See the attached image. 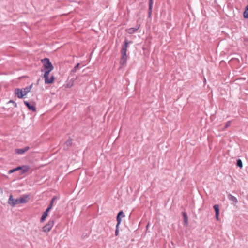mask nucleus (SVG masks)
<instances>
[{
  "instance_id": "f257e3e1",
  "label": "nucleus",
  "mask_w": 248,
  "mask_h": 248,
  "mask_svg": "<svg viewBox=\"0 0 248 248\" xmlns=\"http://www.w3.org/2000/svg\"><path fill=\"white\" fill-rule=\"evenodd\" d=\"M129 43L125 40L124 42V45L123 46L121 50V57L120 60V64L121 65H124L126 63L127 61V48Z\"/></svg>"
},
{
  "instance_id": "f03ea898",
  "label": "nucleus",
  "mask_w": 248,
  "mask_h": 248,
  "mask_svg": "<svg viewBox=\"0 0 248 248\" xmlns=\"http://www.w3.org/2000/svg\"><path fill=\"white\" fill-rule=\"evenodd\" d=\"M42 62L43 63V66L46 70L45 72V76L46 77H47V74H49L54 67L50 60L47 58L42 59Z\"/></svg>"
},
{
  "instance_id": "7ed1b4c3",
  "label": "nucleus",
  "mask_w": 248,
  "mask_h": 248,
  "mask_svg": "<svg viewBox=\"0 0 248 248\" xmlns=\"http://www.w3.org/2000/svg\"><path fill=\"white\" fill-rule=\"evenodd\" d=\"M32 85L27 87L23 89H16L15 90V93L19 98H22L24 96L30 92L32 88Z\"/></svg>"
},
{
  "instance_id": "20e7f679",
  "label": "nucleus",
  "mask_w": 248,
  "mask_h": 248,
  "mask_svg": "<svg viewBox=\"0 0 248 248\" xmlns=\"http://www.w3.org/2000/svg\"><path fill=\"white\" fill-rule=\"evenodd\" d=\"M54 224V220H51L49 221L48 222V223L43 227V228H42L43 231L44 232H49L51 230L52 227L53 226Z\"/></svg>"
},
{
  "instance_id": "39448f33",
  "label": "nucleus",
  "mask_w": 248,
  "mask_h": 248,
  "mask_svg": "<svg viewBox=\"0 0 248 248\" xmlns=\"http://www.w3.org/2000/svg\"><path fill=\"white\" fill-rule=\"evenodd\" d=\"M29 196L25 195L16 199V204L25 203L29 201Z\"/></svg>"
},
{
  "instance_id": "423d86ee",
  "label": "nucleus",
  "mask_w": 248,
  "mask_h": 248,
  "mask_svg": "<svg viewBox=\"0 0 248 248\" xmlns=\"http://www.w3.org/2000/svg\"><path fill=\"white\" fill-rule=\"evenodd\" d=\"M49 74H47V77H45V74H44V77L45 78V82L46 84H51L54 81V77L53 76H51L50 78H49Z\"/></svg>"
},
{
  "instance_id": "0eeeda50",
  "label": "nucleus",
  "mask_w": 248,
  "mask_h": 248,
  "mask_svg": "<svg viewBox=\"0 0 248 248\" xmlns=\"http://www.w3.org/2000/svg\"><path fill=\"white\" fill-rule=\"evenodd\" d=\"M16 199H14L13 198V195L12 194H11L10 195V197H9V200L8 201V204H10L11 206L14 207L16 205H17L16 202Z\"/></svg>"
},
{
  "instance_id": "6e6552de",
  "label": "nucleus",
  "mask_w": 248,
  "mask_h": 248,
  "mask_svg": "<svg viewBox=\"0 0 248 248\" xmlns=\"http://www.w3.org/2000/svg\"><path fill=\"white\" fill-rule=\"evenodd\" d=\"M140 27V25L137 24L134 28H131L129 29H128L126 30V31L129 34H132L134 33L137 30H138Z\"/></svg>"
},
{
  "instance_id": "1a4fd4ad",
  "label": "nucleus",
  "mask_w": 248,
  "mask_h": 248,
  "mask_svg": "<svg viewBox=\"0 0 248 248\" xmlns=\"http://www.w3.org/2000/svg\"><path fill=\"white\" fill-rule=\"evenodd\" d=\"M24 104L26 105V106L30 110H32L33 111H35L36 109H35V107L33 105H31L27 101H24Z\"/></svg>"
},
{
  "instance_id": "9d476101",
  "label": "nucleus",
  "mask_w": 248,
  "mask_h": 248,
  "mask_svg": "<svg viewBox=\"0 0 248 248\" xmlns=\"http://www.w3.org/2000/svg\"><path fill=\"white\" fill-rule=\"evenodd\" d=\"M50 211H49L48 210L46 209L43 214L42 216V217L41 218V220H40V221L41 222H43L45 221V220L46 219V218L47 217V216H48V214L49 213Z\"/></svg>"
},
{
  "instance_id": "9b49d317",
  "label": "nucleus",
  "mask_w": 248,
  "mask_h": 248,
  "mask_svg": "<svg viewBox=\"0 0 248 248\" xmlns=\"http://www.w3.org/2000/svg\"><path fill=\"white\" fill-rule=\"evenodd\" d=\"M29 149V147H26L23 149H16V152L18 154H22L27 152Z\"/></svg>"
},
{
  "instance_id": "f8f14e48",
  "label": "nucleus",
  "mask_w": 248,
  "mask_h": 248,
  "mask_svg": "<svg viewBox=\"0 0 248 248\" xmlns=\"http://www.w3.org/2000/svg\"><path fill=\"white\" fill-rule=\"evenodd\" d=\"M228 198L229 200L232 202L234 204H236L238 202V200L237 198L230 194L228 195Z\"/></svg>"
},
{
  "instance_id": "ddd939ff",
  "label": "nucleus",
  "mask_w": 248,
  "mask_h": 248,
  "mask_svg": "<svg viewBox=\"0 0 248 248\" xmlns=\"http://www.w3.org/2000/svg\"><path fill=\"white\" fill-rule=\"evenodd\" d=\"M213 207L215 211L216 217L217 220H218V216L219 214V206L218 205H215Z\"/></svg>"
},
{
  "instance_id": "4468645a",
  "label": "nucleus",
  "mask_w": 248,
  "mask_h": 248,
  "mask_svg": "<svg viewBox=\"0 0 248 248\" xmlns=\"http://www.w3.org/2000/svg\"><path fill=\"white\" fill-rule=\"evenodd\" d=\"M72 140L71 139H68L65 143L64 144V149H66L68 148L70 146L72 145Z\"/></svg>"
},
{
  "instance_id": "2eb2a0df",
  "label": "nucleus",
  "mask_w": 248,
  "mask_h": 248,
  "mask_svg": "<svg viewBox=\"0 0 248 248\" xmlns=\"http://www.w3.org/2000/svg\"><path fill=\"white\" fill-rule=\"evenodd\" d=\"M183 216L184 217V224L186 226H187L188 224V217L186 215V214L185 212L183 213Z\"/></svg>"
},
{
  "instance_id": "dca6fc26",
  "label": "nucleus",
  "mask_w": 248,
  "mask_h": 248,
  "mask_svg": "<svg viewBox=\"0 0 248 248\" xmlns=\"http://www.w3.org/2000/svg\"><path fill=\"white\" fill-rule=\"evenodd\" d=\"M153 3V0H149V16H150L152 14V5Z\"/></svg>"
},
{
  "instance_id": "f3484780",
  "label": "nucleus",
  "mask_w": 248,
  "mask_h": 248,
  "mask_svg": "<svg viewBox=\"0 0 248 248\" xmlns=\"http://www.w3.org/2000/svg\"><path fill=\"white\" fill-rule=\"evenodd\" d=\"M79 63H78L71 70V73H70V75L72 76L73 75V73L76 72V71H77V70L78 69V67H79Z\"/></svg>"
},
{
  "instance_id": "a211bd4d",
  "label": "nucleus",
  "mask_w": 248,
  "mask_h": 248,
  "mask_svg": "<svg viewBox=\"0 0 248 248\" xmlns=\"http://www.w3.org/2000/svg\"><path fill=\"white\" fill-rule=\"evenodd\" d=\"M30 168L28 166H24L22 167L21 172L22 173H24L29 170Z\"/></svg>"
},
{
  "instance_id": "6ab92c4d",
  "label": "nucleus",
  "mask_w": 248,
  "mask_h": 248,
  "mask_svg": "<svg viewBox=\"0 0 248 248\" xmlns=\"http://www.w3.org/2000/svg\"><path fill=\"white\" fill-rule=\"evenodd\" d=\"M243 16L245 18H248V5L246 7V9L243 13Z\"/></svg>"
},
{
  "instance_id": "aec40b11",
  "label": "nucleus",
  "mask_w": 248,
  "mask_h": 248,
  "mask_svg": "<svg viewBox=\"0 0 248 248\" xmlns=\"http://www.w3.org/2000/svg\"><path fill=\"white\" fill-rule=\"evenodd\" d=\"M237 165L240 168H242L243 166V163L241 159H239L237 160Z\"/></svg>"
},
{
  "instance_id": "412c9836",
  "label": "nucleus",
  "mask_w": 248,
  "mask_h": 248,
  "mask_svg": "<svg viewBox=\"0 0 248 248\" xmlns=\"http://www.w3.org/2000/svg\"><path fill=\"white\" fill-rule=\"evenodd\" d=\"M117 227H119L121 222V217L120 216H117Z\"/></svg>"
},
{
  "instance_id": "4be33fe9",
  "label": "nucleus",
  "mask_w": 248,
  "mask_h": 248,
  "mask_svg": "<svg viewBox=\"0 0 248 248\" xmlns=\"http://www.w3.org/2000/svg\"><path fill=\"white\" fill-rule=\"evenodd\" d=\"M74 85V84L73 82H71L69 80V82L66 84V87L67 88H71Z\"/></svg>"
},
{
  "instance_id": "5701e85b",
  "label": "nucleus",
  "mask_w": 248,
  "mask_h": 248,
  "mask_svg": "<svg viewBox=\"0 0 248 248\" xmlns=\"http://www.w3.org/2000/svg\"><path fill=\"white\" fill-rule=\"evenodd\" d=\"M78 78V76H76L75 77H73V78H72L70 81V82L72 83L73 82V83H74V81Z\"/></svg>"
},
{
  "instance_id": "b1692460",
  "label": "nucleus",
  "mask_w": 248,
  "mask_h": 248,
  "mask_svg": "<svg viewBox=\"0 0 248 248\" xmlns=\"http://www.w3.org/2000/svg\"><path fill=\"white\" fill-rule=\"evenodd\" d=\"M117 216H120V217H123L125 216L123 211L119 212L118 213V214H117Z\"/></svg>"
},
{
  "instance_id": "393cba45",
  "label": "nucleus",
  "mask_w": 248,
  "mask_h": 248,
  "mask_svg": "<svg viewBox=\"0 0 248 248\" xmlns=\"http://www.w3.org/2000/svg\"><path fill=\"white\" fill-rule=\"evenodd\" d=\"M119 233V227H117V225L116 226L115 235L117 236Z\"/></svg>"
},
{
  "instance_id": "a878e982",
  "label": "nucleus",
  "mask_w": 248,
  "mask_h": 248,
  "mask_svg": "<svg viewBox=\"0 0 248 248\" xmlns=\"http://www.w3.org/2000/svg\"><path fill=\"white\" fill-rule=\"evenodd\" d=\"M52 206H53V204H52V203H50L49 205L48 206V207H47V208L46 209L50 211L51 209Z\"/></svg>"
},
{
  "instance_id": "bb28decb",
  "label": "nucleus",
  "mask_w": 248,
  "mask_h": 248,
  "mask_svg": "<svg viewBox=\"0 0 248 248\" xmlns=\"http://www.w3.org/2000/svg\"><path fill=\"white\" fill-rule=\"evenodd\" d=\"M15 171H16V170H15V169H12V170H8V173L9 174H11V173H13V172H14Z\"/></svg>"
},
{
  "instance_id": "cd10ccee",
  "label": "nucleus",
  "mask_w": 248,
  "mask_h": 248,
  "mask_svg": "<svg viewBox=\"0 0 248 248\" xmlns=\"http://www.w3.org/2000/svg\"><path fill=\"white\" fill-rule=\"evenodd\" d=\"M55 199H56V197H54L52 199V200H51L50 203H52V204H53V202H54V201H55Z\"/></svg>"
},
{
  "instance_id": "c85d7f7f",
  "label": "nucleus",
  "mask_w": 248,
  "mask_h": 248,
  "mask_svg": "<svg viewBox=\"0 0 248 248\" xmlns=\"http://www.w3.org/2000/svg\"><path fill=\"white\" fill-rule=\"evenodd\" d=\"M15 170H16H16H21V169H22V167H17V168H15Z\"/></svg>"
},
{
  "instance_id": "c756f323",
  "label": "nucleus",
  "mask_w": 248,
  "mask_h": 248,
  "mask_svg": "<svg viewBox=\"0 0 248 248\" xmlns=\"http://www.w3.org/2000/svg\"><path fill=\"white\" fill-rule=\"evenodd\" d=\"M15 170H16H16H21V169H22V167H17V168H15Z\"/></svg>"
},
{
  "instance_id": "7c9ffc66",
  "label": "nucleus",
  "mask_w": 248,
  "mask_h": 248,
  "mask_svg": "<svg viewBox=\"0 0 248 248\" xmlns=\"http://www.w3.org/2000/svg\"><path fill=\"white\" fill-rule=\"evenodd\" d=\"M9 103H13V104H14V105H15V107H16V106H17V105H16V104L15 102H14L13 101H12V100H10V101L9 102Z\"/></svg>"
},
{
  "instance_id": "2f4dec72",
  "label": "nucleus",
  "mask_w": 248,
  "mask_h": 248,
  "mask_svg": "<svg viewBox=\"0 0 248 248\" xmlns=\"http://www.w3.org/2000/svg\"><path fill=\"white\" fill-rule=\"evenodd\" d=\"M229 125H230V122H228V123H227V124H226V125H225V127L226 128V127H228Z\"/></svg>"
},
{
  "instance_id": "473e14b6",
  "label": "nucleus",
  "mask_w": 248,
  "mask_h": 248,
  "mask_svg": "<svg viewBox=\"0 0 248 248\" xmlns=\"http://www.w3.org/2000/svg\"><path fill=\"white\" fill-rule=\"evenodd\" d=\"M148 227H149V224L147 225L146 226V228H147Z\"/></svg>"
}]
</instances>
